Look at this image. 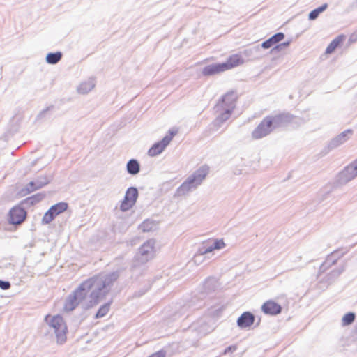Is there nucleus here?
Segmentation results:
<instances>
[{"label":"nucleus","mask_w":357,"mask_h":357,"mask_svg":"<svg viewBox=\"0 0 357 357\" xmlns=\"http://www.w3.org/2000/svg\"><path fill=\"white\" fill-rule=\"evenodd\" d=\"M116 279L117 275L112 273L107 275H96L84 280L92 301L98 303L99 298L106 293L105 289L112 285Z\"/></svg>","instance_id":"1"},{"label":"nucleus","mask_w":357,"mask_h":357,"mask_svg":"<svg viewBox=\"0 0 357 357\" xmlns=\"http://www.w3.org/2000/svg\"><path fill=\"white\" fill-rule=\"evenodd\" d=\"M238 96L234 92L223 95L215 107L217 120L223 122L229 119L236 107Z\"/></svg>","instance_id":"2"},{"label":"nucleus","mask_w":357,"mask_h":357,"mask_svg":"<svg viewBox=\"0 0 357 357\" xmlns=\"http://www.w3.org/2000/svg\"><path fill=\"white\" fill-rule=\"evenodd\" d=\"M244 63V59L240 54L230 55L223 63H213L204 67L202 73L204 76H211L230 70Z\"/></svg>","instance_id":"3"},{"label":"nucleus","mask_w":357,"mask_h":357,"mask_svg":"<svg viewBox=\"0 0 357 357\" xmlns=\"http://www.w3.org/2000/svg\"><path fill=\"white\" fill-rule=\"evenodd\" d=\"M244 63V59L240 54L230 55L223 63H213L204 67L202 73L204 76H211L230 70Z\"/></svg>","instance_id":"4"},{"label":"nucleus","mask_w":357,"mask_h":357,"mask_svg":"<svg viewBox=\"0 0 357 357\" xmlns=\"http://www.w3.org/2000/svg\"><path fill=\"white\" fill-rule=\"evenodd\" d=\"M45 321L54 330L57 342L59 344L65 342L67 339L68 328L63 317L60 315L47 314L45 317Z\"/></svg>","instance_id":"5"},{"label":"nucleus","mask_w":357,"mask_h":357,"mask_svg":"<svg viewBox=\"0 0 357 357\" xmlns=\"http://www.w3.org/2000/svg\"><path fill=\"white\" fill-rule=\"evenodd\" d=\"M283 118L280 116H266L252 132V137L258 139L266 136L273 127L279 126L282 123Z\"/></svg>","instance_id":"6"},{"label":"nucleus","mask_w":357,"mask_h":357,"mask_svg":"<svg viewBox=\"0 0 357 357\" xmlns=\"http://www.w3.org/2000/svg\"><path fill=\"white\" fill-rule=\"evenodd\" d=\"M207 174V169L202 168L199 169L195 174L190 176L182 185L177 189L176 195L178 196L185 195L187 192L195 188L201 183L202 180Z\"/></svg>","instance_id":"7"},{"label":"nucleus","mask_w":357,"mask_h":357,"mask_svg":"<svg viewBox=\"0 0 357 357\" xmlns=\"http://www.w3.org/2000/svg\"><path fill=\"white\" fill-rule=\"evenodd\" d=\"M178 133L177 129L170 130L161 141L155 143L148 151L149 156L154 157L160 154Z\"/></svg>","instance_id":"8"},{"label":"nucleus","mask_w":357,"mask_h":357,"mask_svg":"<svg viewBox=\"0 0 357 357\" xmlns=\"http://www.w3.org/2000/svg\"><path fill=\"white\" fill-rule=\"evenodd\" d=\"M284 38V34L283 33H278L262 43L261 47L264 49H268L273 47V51H280L284 47H287L289 46V43H282L279 45L280 42H281Z\"/></svg>","instance_id":"9"},{"label":"nucleus","mask_w":357,"mask_h":357,"mask_svg":"<svg viewBox=\"0 0 357 357\" xmlns=\"http://www.w3.org/2000/svg\"><path fill=\"white\" fill-rule=\"evenodd\" d=\"M68 204L65 202H59L52 206L44 215L42 222L45 225L50 223L57 215L66 211Z\"/></svg>","instance_id":"10"},{"label":"nucleus","mask_w":357,"mask_h":357,"mask_svg":"<svg viewBox=\"0 0 357 357\" xmlns=\"http://www.w3.org/2000/svg\"><path fill=\"white\" fill-rule=\"evenodd\" d=\"M137 197V190L135 188H129L127 190L125 197L121 204V210L123 211H126L131 208L135 204Z\"/></svg>","instance_id":"11"},{"label":"nucleus","mask_w":357,"mask_h":357,"mask_svg":"<svg viewBox=\"0 0 357 357\" xmlns=\"http://www.w3.org/2000/svg\"><path fill=\"white\" fill-rule=\"evenodd\" d=\"M26 217V211L20 206L13 207L8 213V222L12 225L22 224Z\"/></svg>","instance_id":"12"},{"label":"nucleus","mask_w":357,"mask_h":357,"mask_svg":"<svg viewBox=\"0 0 357 357\" xmlns=\"http://www.w3.org/2000/svg\"><path fill=\"white\" fill-rule=\"evenodd\" d=\"M264 313L269 315H277L282 311L281 305L273 300L266 301L261 306Z\"/></svg>","instance_id":"13"},{"label":"nucleus","mask_w":357,"mask_h":357,"mask_svg":"<svg viewBox=\"0 0 357 357\" xmlns=\"http://www.w3.org/2000/svg\"><path fill=\"white\" fill-rule=\"evenodd\" d=\"M357 176V159L348 165L341 173L342 179L344 181H349Z\"/></svg>","instance_id":"14"},{"label":"nucleus","mask_w":357,"mask_h":357,"mask_svg":"<svg viewBox=\"0 0 357 357\" xmlns=\"http://www.w3.org/2000/svg\"><path fill=\"white\" fill-rule=\"evenodd\" d=\"M255 321L254 315L250 312H243L238 319L237 324L241 328L250 327Z\"/></svg>","instance_id":"15"},{"label":"nucleus","mask_w":357,"mask_h":357,"mask_svg":"<svg viewBox=\"0 0 357 357\" xmlns=\"http://www.w3.org/2000/svg\"><path fill=\"white\" fill-rule=\"evenodd\" d=\"M345 38L346 37L343 34L339 35L335 38L326 47L325 53L330 54L335 52V50L344 43Z\"/></svg>","instance_id":"16"},{"label":"nucleus","mask_w":357,"mask_h":357,"mask_svg":"<svg viewBox=\"0 0 357 357\" xmlns=\"http://www.w3.org/2000/svg\"><path fill=\"white\" fill-rule=\"evenodd\" d=\"M72 294L74 295L79 302L84 300L86 296L89 294V291L85 284V282H82Z\"/></svg>","instance_id":"17"},{"label":"nucleus","mask_w":357,"mask_h":357,"mask_svg":"<svg viewBox=\"0 0 357 357\" xmlns=\"http://www.w3.org/2000/svg\"><path fill=\"white\" fill-rule=\"evenodd\" d=\"M225 247V243L222 239H216L213 241V245H208L202 250H200L201 255L211 252L214 250H220Z\"/></svg>","instance_id":"18"},{"label":"nucleus","mask_w":357,"mask_h":357,"mask_svg":"<svg viewBox=\"0 0 357 357\" xmlns=\"http://www.w3.org/2000/svg\"><path fill=\"white\" fill-rule=\"evenodd\" d=\"M79 301L77 299L74 295H70L66 299L63 309L66 312H70L73 310L79 303Z\"/></svg>","instance_id":"19"},{"label":"nucleus","mask_w":357,"mask_h":357,"mask_svg":"<svg viewBox=\"0 0 357 357\" xmlns=\"http://www.w3.org/2000/svg\"><path fill=\"white\" fill-rule=\"evenodd\" d=\"M61 57L62 54L60 52L50 53L46 56V61L50 64H55L61 60Z\"/></svg>","instance_id":"20"},{"label":"nucleus","mask_w":357,"mask_h":357,"mask_svg":"<svg viewBox=\"0 0 357 357\" xmlns=\"http://www.w3.org/2000/svg\"><path fill=\"white\" fill-rule=\"evenodd\" d=\"M128 172L131 174H136L139 172V165L137 160H130L127 164Z\"/></svg>","instance_id":"21"},{"label":"nucleus","mask_w":357,"mask_h":357,"mask_svg":"<svg viewBox=\"0 0 357 357\" xmlns=\"http://www.w3.org/2000/svg\"><path fill=\"white\" fill-rule=\"evenodd\" d=\"M327 6H328V5L326 3H325V4L322 5L321 6L311 11L309 14V19L310 20H315L319 15L320 13H321L323 11H324L326 9Z\"/></svg>","instance_id":"22"},{"label":"nucleus","mask_w":357,"mask_h":357,"mask_svg":"<svg viewBox=\"0 0 357 357\" xmlns=\"http://www.w3.org/2000/svg\"><path fill=\"white\" fill-rule=\"evenodd\" d=\"M355 319V314L352 312H349L346 314L342 319V323L343 326H347L351 324Z\"/></svg>","instance_id":"23"},{"label":"nucleus","mask_w":357,"mask_h":357,"mask_svg":"<svg viewBox=\"0 0 357 357\" xmlns=\"http://www.w3.org/2000/svg\"><path fill=\"white\" fill-rule=\"evenodd\" d=\"M109 310V304H105L102 306H101L98 311L97 312L96 314V318H101L105 317Z\"/></svg>","instance_id":"24"},{"label":"nucleus","mask_w":357,"mask_h":357,"mask_svg":"<svg viewBox=\"0 0 357 357\" xmlns=\"http://www.w3.org/2000/svg\"><path fill=\"white\" fill-rule=\"evenodd\" d=\"M149 248L153 250V248L150 246L149 243H144L141 248L142 255H145L149 252Z\"/></svg>","instance_id":"25"},{"label":"nucleus","mask_w":357,"mask_h":357,"mask_svg":"<svg viewBox=\"0 0 357 357\" xmlns=\"http://www.w3.org/2000/svg\"><path fill=\"white\" fill-rule=\"evenodd\" d=\"M166 353L164 350H160L150 355L148 357H165Z\"/></svg>","instance_id":"26"},{"label":"nucleus","mask_w":357,"mask_h":357,"mask_svg":"<svg viewBox=\"0 0 357 357\" xmlns=\"http://www.w3.org/2000/svg\"><path fill=\"white\" fill-rule=\"evenodd\" d=\"M10 287V284L8 282H4L0 280V288L3 290L8 289Z\"/></svg>","instance_id":"27"},{"label":"nucleus","mask_w":357,"mask_h":357,"mask_svg":"<svg viewBox=\"0 0 357 357\" xmlns=\"http://www.w3.org/2000/svg\"><path fill=\"white\" fill-rule=\"evenodd\" d=\"M212 241L211 239H209V240H208V241H206L204 242L203 243H204V244H205V243H206V244H208V243L210 241Z\"/></svg>","instance_id":"28"}]
</instances>
